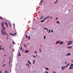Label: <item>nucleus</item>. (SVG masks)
Instances as JSON below:
<instances>
[{"mask_svg": "<svg viewBox=\"0 0 73 73\" xmlns=\"http://www.w3.org/2000/svg\"><path fill=\"white\" fill-rule=\"evenodd\" d=\"M35 60H34L33 62V64H34L35 63Z\"/></svg>", "mask_w": 73, "mask_h": 73, "instance_id": "obj_20", "label": "nucleus"}, {"mask_svg": "<svg viewBox=\"0 0 73 73\" xmlns=\"http://www.w3.org/2000/svg\"><path fill=\"white\" fill-rule=\"evenodd\" d=\"M44 30H47L48 29H46V28H44Z\"/></svg>", "mask_w": 73, "mask_h": 73, "instance_id": "obj_25", "label": "nucleus"}, {"mask_svg": "<svg viewBox=\"0 0 73 73\" xmlns=\"http://www.w3.org/2000/svg\"><path fill=\"white\" fill-rule=\"evenodd\" d=\"M50 17V16H48L46 17L45 18V19H48Z\"/></svg>", "mask_w": 73, "mask_h": 73, "instance_id": "obj_15", "label": "nucleus"}, {"mask_svg": "<svg viewBox=\"0 0 73 73\" xmlns=\"http://www.w3.org/2000/svg\"><path fill=\"white\" fill-rule=\"evenodd\" d=\"M5 57L6 56V55H5Z\"/></svg>", "mask_w": 73, "mask_h": 73, "instance_id": "obj_60", "label": "nucleus"}, {"mask_svg": "<svg viewBox=\"0 0 73 73\" xmlns=\"http://www.w3.org/2000/svg\"><path fill=\"white\" fill-rule=\"evenodd\" d=\"M5 65V64L3 65V66L4 67Z\"/></svg>", "mask_w": 73, "mask_h": 73, "instance_id": "obj_38", "label": "nucleus"}, {"mask_svg": "<svg viewBox=\"0 0 73 73\" xmlns=\"http://www.w3.org/2000/svg\"><path fill=\"white\" fill-rule=\"evenodd\" d=\"M39 51L40 52H41V50L40 48H39Z\"/></svg>", "mask_w": 73, "mask_h": 73, "instance_id": "obj_19", "label": "nucleus"}, {"mask_svg": "<svg viewBox=\"0 0 73 73\" xmlns=\"http://www.w3.org/2000/svg\"><path fill=\"white\" fill-rule=\"evenodd\" d=\"M6 24V27H8V25H7V23L6 22L5 23Z\"/></svg>", "mask_w": 73, "mask_h": 73, "instance_id": "obj_17", "label": "nucleus"}, {"mask_svg": "<svg viewBox=\"0 0 73 73\" xmlns=\"http://www.w3.org/2000/svg\"><path fill=\"white\" fill-rule=\"evenodd\" d=\"M46 38V36H44V39H45Z\"/></svg>", "mask_w": 73, "mask_h": 73, "instance_id": "obj_29", "label": "nucleus"}, {"mask_svg": "<svg viewBox=\"0 0 73 73\" xmlns=\"http://www.w3.org/2000/svg\"><path fill=\"white\" fill-rule=\"evenodd\" d=\"M38 56H39V57H40V56H39V55H38Z\"/></svg>", "mask_w": 73, "mask_h": 73, "instance_id": "obj_62", "label": "nucleus"}, {"mask_svg": "<svg viewBox=\"0 0 73 73\" xmlns=\"http://www.w3.org/2000/svg\"><path fill=\"white\" fill-rule=\"evenodd\" d=\"M34 53H35V54H36V53H37V51H35V52Z\"/></svg>", "mask_w": 73, "mask_h": 73, "instance_id": "obj_30", "label": "nucleus"}, {"mask_svg": "<svg viewBox=\"0 0 73 73\" xmlns=\"http://www.w3.org/2000/svg\"><path fill=\"white\" fill-rule=\"evenodd\" d=\"M68 11H70V10H69Z\"/></svg>", "mask_w": 73, "mask_h": 73, "instance_id": "obj_59", "label": "nucleus"}, {"mask_svg": "<svg viewBox=\"0 0 73 73\" xmlns=\"http://www.w3.org/2000/svg\"><path fill=\"white\" fill-rule=\"evenodd\" d=\"M67 63V62H65V65H66Z\"/></svg>", "mask_w": 73, "mask_h": 73, "instance_id": "obj_39", "label": "nucleus"}, {"mask_svg": "<svg viewBox=\"0 0 73 73\" xmlns=\"http://www.w3.org/2000/svg\"><path fill=\"white\" fill-rule=\"evenodd\" d=\"M2 71H1H1H0V73H2Z\"/></svg>", "mask_w": 73, "mask_h": 73, "instance_id": "obj_45", "label": "nucleus"}, {"mask_svg": "<svg viewBox=\"0 0 73 73\" xmlns=\"http://www.w3.org/2000/svg\"><path fill=\"white\" fill-rule=\"evenodd\" d=\"M1 46V47H2V46Z\"/></svg>", "mask_w": 73, "mask_h": 73, "instance_id": "obj_63", "label": "nucleus"}, {"mask_svg": "<svg viewBox=\"0 0 73 73\" xmlns=\"http://www.w3.org/2000/svg\"><path fill=\"white\" fill-rule=\"evenodd\" d=\"M18 54H19V55H18V56H21V54H20V52H19L18 53Z\"/></svg>", "mask_w": 73, "mask_h": 73, "instance_id": "obj_14", "label": "nucleus"}, {"mask_svg": "<svg viewBox=\"0 0 73 73\" xmlns=\"http://www.w3.org/2000/svg\"><path fill=\"white\" fill-rule=\"evenodd\" d=\"M9 25H10V27H11V24H9Z\"/></svg>", "mask_w": 73, "mask_h": 73, "instance_id": "obj_48", "label": "nucleus"}, {"mask_svg": "<svg viewBox=\"0 0 73 73\" xmlns=\"http://www.w3.org/2000/svg\"><path fill=\"white\" fill-rule=\"evenodd\" d=\"M36 57H37V55H36Z\"/></svg>", "mask_w": 73, "mask_h": 73, "instance_id": "obj_61", "label": "nucleus"}, {"mask_svg": "<svg viewBox=\"0 0 73 73\" xmlns=\"http://www.w3.org/2000/svg\"><path fill=\"white\" fill-rule=\"evenodd\" d=\"M72 48V47L71 46H69L68 47H67V48L69 49H70Z\"/></svg>", "mask_w": 73, "mask_h": 73, "instance_id": "obj_8", "label": "nucleus"}, {"mask_svg": "<svg viewBox=\"0 0 73 73\" xmlns=\"http://www.w3.org/2000/svg\"><path fill=\"white\" fill-rule=\"evenodd\" d=\"M0 49L1 50H2V48H1V47L0 46Z\"/></svg>", "mask_w": 73, "mask_h": 73, "instance_id": "obj_37", "label": "nucleus"}, {"mask_svg": "<svg viewBox=\"0 0 73 73\" xmlns=\"http://www.w3.org/2000/svg\"><path fill=\"white\" fill-rule=\"evenodd\" d=\"M4 48L3 47V50H4V48Z\"/></svg>", "mask_w": 73, "mask_h": 73, "instance_id": "obj_52", "label": "nucleus"}, {"mask_svg": "<svg viewBox=\"0 0 73 73\" xmlns=\"http://www.w3.org/2000/svg\"><path fill=\"white\" fill-rule=\"evenodd\" d=\"M29 40L30 38V36H29Z\"/></svg>", "mask_w": 73, "mask_h": 73, "instance_id": "obj_35", "label": "nucleus"}, {"mask_svg": "<svg viewBox=\"0 0 73 73\" xmlns=\"http://www.w3.org/2000/svg\"><path fill=\"white\" fill-rule=\"evenodd\" d=\"M56 23H57L59 24V22L58 21H57V22H56Z\"/></svg>", "mask_w": 73, "mask_h": 73, "instance_id": "obj_21", "label": "nucleus"}, {"mask_svg": "<svg viewBox=\"0 0 73 73\" xmlns=\"http://www.w3.org/2000/svg\"><path fill=\"white\" fill-rule=\"evenodd\" d=\"M71 55V53H68L67 54L66 56H69Z\"/></svg>", "mask_w": 73, "mask_h": 73, "instance_id": "obj_6", "label": "nucleus"}, {"mask_svg": "<svg viewBox=\"0 0 73 73\" xmlns=\"http://www.w3.org/2000/svg\"><path fill=\"white\" fill-rule=\"evenodd\" d=\"M50 29L49 30V31H48V33H50Z\"/></svg>", "mask_w": 73, "mask_h": 73, "instance_id": "obj_26", "label": "nucleus"}, {"mask_svg": "<svg viewBox=\"0 0 73 73\" xmlns=\"http://www.w3.org/2000/svg\"><path fill=\"white\" fill-rule=\"evenodd\" d=\"M53 17H51L50 18V19H51V18H52Z\"/></svg>", "mask_w": 73, "mask_h": 73, "instance_id": "obj_49", "label": "nucleus"}, {"mask_svg": "<svg viewBox=\"0 0 73 73\" xmlns=\"http://www.w3.org/2000/svg\"><path fill=\"white\" fill-rule=\"evenodd\" d=\"M33 56L34 57H35V58H36V57L35 56H34V55H33Z\"/></svg>", "mask_w": 73, "mask_h": 73, "instance_id": "obj_32", "label": "nucleus"}, {"mask_svg": "<svg viewBox=\"0 0 73 73\" xmlns=\"http://www.w3.org/2000/svg\"><path fill=\"white\" fill-rule=\"evenodd\" d=\"M17 34V32L15 33V34H11V33H9V34L11 35L12 36H14L15 35H16Z\"/></svg>", "mask_w": 73, "mask_h": 73, "instance_id": "obj_4", "label": "nucleus"}, {"mask_svg": "<svg viewBox=\"0 0 73 73\" xmlns=\"http://www.w3.org/2000/svg\"><path fill=\"white\" fill-rule=\"evenodd\" d=\"M62 69V70H64V69H65L66 68V66H62L61 67Z\"/></svg>", "mask_w": 73, "mask_h": 73, "instance_id": "obj_3", "label": "nucleus"}, {"mask_svg": "<svg viewBox=\"0 0 73 73\" xmlns=\"http://www.w3.org/2000/svg\"><path fill=\"white\" fill-rule=\"evenodd\" d=\"M3 19V18L2 17H1L0 18V19Z\"/></svg>", "mask_w": 73, "mask_h": 73, "instance_id": "obj_41", "label": "nucleus"}, {"mask_svg": "<svg viewBox=\"0 0 73 73\" xmlns=\"http://www.w3.org/2000/svg\"><path fill=\"white\" fill-rule=\"evenodd\" d=\"M5 34H6V35L7 34V33H5Z\"/></svg>", "mask_w": 73, "mask_h": 73, "instance_id": "obj_54", "label": "nucleus"}, {"mask_svg": "<svg viewBox=\"0 0 73 73\" xmlns=\"http://www.w3.org/2000/svg\"><path fill=\"white\" fill-rule=\"evenodd\" d=\"M7 70H5V73H7Z\"/></svg>", "mask_w": 73, "mask_h": 73, "instance_id": "obj_43", "label": "nucleus"}, {"mask_svg": "<svg viewBox=\"0 0 73 73\" xmlns=\"http://www.w3.org/2000/svg\"><path fill=\"white\" fill-rule=\"evenodd\" d=\"M7 73H8V72H7Z\"/></svg>", "mask_w": 73, "mask_h": 73, "instance_id": "obj_64", "label": "nucleus"}, {"mask_svg": "<svg viewBox=\"0 0 73 73\" xmlns=\"http://www.w3.org/2000/svg\"><path fill=\"white\" fill-rule=\"evenodd\" d=\"M26 36L27 38H28V36L27 35H26Z\"/></svg>", "mask_w": 73, "mask_h": 73, "instance_id": "obj_22", "label": "nucleus"}, {"mask_svg": "<svg viewBox=\"0 0 73 73\" xmlns=\"http://www.w3.org/2000/svg\"><path fill=\"white\" fill-rule=\"evenodd\" d=\"M46 30H47L46 32H48V29H47Z\"/></svg>", "mask_w": 73, "mask_h": 73, "instance_id": "obj_47", "label": "nucleus"}, {"mask_svg": "<svg viewBox=\"0 0 73 73\" xmlns=\"http://www.w3.org/2000/svg\"><path fill=\"white\" fill-rule=\"evenodd\" d=\"M24 46H25V47H27V45H25Z\"/></svg>", "mask_w": 73, "mask_h": 73, "instance_id": "obj_42", "label": "nucleus"}, {"mask_svg": "<svg viewBox=\"0 0 73 73\" xmlns=\"http://www.w3.org/2000/svg\"><path fill=\"white\" fill-rule=\"evenodd\" d=\"M10 62H11V58H10V62H9V64H10Z\"/></svg>", "mask_w": 73, "mask_h": 73, "instance_id": "obj_40", "label": "nucleus"}, {"mask_svg": "<svg viewBox=\"0 0 73 73\" xmlns=\"http://www.w3.org/2000/svg\"><path fill=\"white\" fill-rule=\"evenodd\" d=\"M6 35H7V36H8V35L7 34H6Z\"/></svg>", "mask_w": 73, "mask_h": 73, "instance_id": "obj_57", "label": "nucleus"}, {"mask_svg": "<svg viewBox=\"0 0 73 73\" xmlns=\"http://www.w3.org/2000/svg\"><path fill=\"white\" fill-rule=\"evenodd\" d=\"M60 42V41H57L55 43V44H58L59 43V42Z\"/></svg>", "mask_w": 73, "mask_h": 73, "instance_id": "obj_9", "label": "nucleus"}, {"mask_svg": "<svg viewBox=\"0 0 73 73\" xmlns=\"http://www.w3.org/2000/svg\"><path fill=\"white\" fill-rule=\"evenodd\" d=\"M2 32L1 31V33H2V34H3V35H4L5 34V33H4V32H3V30L2 29Z\"/></svg>", "mask_w": 73, "mask_h": 73, "instance_id": "obj_5", "label": "nucleus"}, {"mask_svg": "<svg viewBox=\"0 0 73 73\" xmlns=\"http://www.w3.org/2000/svg\"><path fill=\"white\" fill-rule=\"evenodd\" d=\"M28 63H29L30 64H31V63L29 61H28Z\"/></svg>", "mask_w": 73, "mask_h": 73, "instance_id": "obj_16", "label": "nucleus"}, {"mask_svg": "<svg viewBox=\"0 0 73 73\" xmlns=\"http://www.w3.org/2000/svg\"><path fill=\"white\" fill-rule=\"evenodd\" d=\"M43 20H44V19H45V18H44L43 19Z\"/></svg>", "mask_w": 73, "mask_h": 73, "instance_id": "obj_53", "label": "nucleus"}, {"mask_svg": "<svg viewBox=\"0 0 73 73\" xmlns=\"http://www.w3.org/2000/svg\"><path fill=\"white\" fill-rule=\"evenodd\" d=\"M45 73H48V71H46L45 72Z\"/></svg>", "mask_w": 73, "mask_h": 73, "instance_id": "obj_31", "label": "nucleus"}, {"mask_svg": "<svg viewBox=\"0 0 73 73\" xmlns=\"http://www.w3.org/2000/svg\"><path fill=\"white\" fill-rule=\"evenodd\" d=\"M6 35H7V36H8V35L7 34H6Z\"/></svg>", "mask_w": 73, "mask_h": 73, "instance_id": "obj_58", "label": "nucleus"}, {"mask_svg": "<svg viewBox=\"0 0 73 73\" xmlns=\"http://www.w3.org/2000/svg\"><path fill=\"white\" fill-rule=\"evenodd\" d=\"M71 62H73V60Z\"/></svg>", "mask_w": 73, "mask_h": 73, "instance_id": "obj_55", "label": "nucleus"}, {"mask_svg": "<svg viewBox=\"0 0 73 73\" xmlns=\"http://www.w3.org/2000/svg\"><path fill=\"white\" fill-rule=\"evenodd\" d=\"M27 64H26V66L27 65Z\"/></svg>", "mask_w": 73, "mask_h": 73, "instance_id": "obj_56", "label": "nucleus"}, {"mask_svg": "<svg viewBox=\"0 0 73 73\" xmlns=\"http://www.w3.org/2000/svg\"><path fill=\"white\" fill-rule=\"evenodd\" d=\"M27 65L28 66L29 68V64H27Z\"/></svg>", "mask_w": 73, "mask_h": 73, "instance_id": "obj_28", "label": "nucleus"}, {"mask_svg": "<svg viewBox=\"0 0 73 73\" xmlns=\"http://www.w3.org/2000/svg\"><path fill=\"white\" fill-rule=\"evenodd\" d=\"M53 73H56V72L54 71V72H53Z\"/></svg>", "mask_w": 73, "mask_h": 73, "instance_id": "obj_46", "label": "nucleus"}, {"mask_svg": "<svg viewBox=\"0 0 73 73\" xmlns=\"http://www.w3.org/2000/svg\"><path fill=\"white\" fill-rule=\"evenodd\" d=\"M45 69H46L47 70H48L49 69L48 68H45Z\"/></svg>", "mask_w": 73, "mask_h": 73, "instance_id": "obj_18", "label": "nucleus"}, {"mask_svg": "<svg viewBox=\"0 0 73 73\" xmlns=\"http://www.w3.org/2000/svg\"><path fill=\"white\" fill-rule=\"evenodd\" d=\"M63 43H64L63 41H62L60 43V44H63Z\"/></svg>", "mask_w": 73, "mask_h": 73, "instance_id": "obj_11", "label": "nucleus"}, {"mask_svg": "<svg viewBox=\"0 0 73 73\" xmlns=\"http://www.w3.org/2000/svg\"><path fill=\"white\" fill-rule=\"evenodd\" d=\"M45 21V20H42L41 21H40V22L41 23H43Z\"/></svg>", "mask_w": 73, "mask_h": 73, "instance_id": "obj_13", "label": "nucleus"}, {"mask_svg": "<svg viewBox=\"0 0 73 73\" xmlns=\"http://www.w3.org/2000/svg\"><path fill=\"white\" fill-rule=\"evenodd\" d=\"M58 1V0H57L54 3H56Z\"/></svg>", "mask_w": 73, "mask_h": 73, "instance_id": "obj_33", "label": "nucleus"}, {"mask_svg": "<svg viewBox=\"0 0 73 73\" xmlns=\"http://www.w3.org/2000/svg\"><path fill=\"white\" fill-rule=\"evenodd\" d=\"M29 52V51L28 50H26L25 52V53H27Z\"/></svg>", "mask_w": 73, "mask_h": 73, "instance_id": "obj_10", "label": "nucleus"}, {"mask_svg": "<svg viewBox=\"0 0 73 73\" xmlns=\"http://www.w3.org/2000/svg\"><path fill=\"white\" fill-rule=\"evenodd\" d=\"M51 33H52L53 32V30H51Z\"/></svg>", "mask_w": 73, "mask_h": 73, "instance_id": "obj_34", "label": "nucleus"}, {"mask_svg": "<svg viewBox=\"0 0 73 73\" xmlns=\"http://www.w3.org/2000/svg\"><path fill=\"white\" fill-rule=\"evenodd\" d=\"M73 69V67L70 66V67L69 68V69L70 70L71 69Z\"/></svg>", "mask_w": 73, "mask_h": 73, "instance_id": "obj_7", "label": "nucleus"}, {"mask_svg": "<svg viewBox=\"0 0 73 73\" xmlns=\"http://www.w3.org/2000/svg\"><path fill=\"white\" fill-rule=\"evenodd\" d=\"M43 17H43V16L41 17H40V19H42Z\"/></svg>", "mask_w": 73, "mask_h": 73, "instance_id": "obj_24", "label": "nucleus"}, {"mask_svg": "<svg viewBox=\"0 0 73 73\" xmlns=\"http://www.w3.org/2000/svg\"><path fill=\"white\" fill-rule=\"evenodd\" d=\"M4 23H5V22H3L2 23H1V25L3 28V30H4V31H5V28L4 27V26L3 25Z\"/></svg>", "mask_w": 73, "mask_h": 73, "instance_id": "obj_2", "label": "nucleus"}, {"mask_svg": "<svg viewBox=\"0 0 73 73\" xmlns=\"http://www.w3.org/2000/svg\"><path fill=\"white\" fill-rule=\"evenodd\" d=\"M72 43H73V41H68V45L69 46Z\"/></svg>", "mask_w": 73, "mask_h": 73, "instance_id": "obj_1", "label": "nucleus"}, {"mask_svg": "<svg viewBox=\"0 0 73 73\" xmlns=\"http://www.w3.org/2000/svg\"><path fill=\"white\" fill-rule=\"evenodd\" d=\"M7 40H8V37H7Z\"/></svg>", "mask_w": 73, "mask_h": 73, "instance_id": "obj_51", "label": "nucleus"}, {"mask_svg": "<svg viewBox=\"0 0 73 73\" xmlns=\"http://www.w3.org/2000/svg\"><path fill=\"white\" fill-rule=\"evenodd\" d=\"M70 66H71L72 67V66H73V64H71V65H70Z\"/></svg>", "mask_w": 73, "mask_h": 73, "instance_id": "obj_23", "label": "nucleus"}, {"mask_svg": "<svg viewBox=\"0 0 73 73\" xmlns=\"http://www.w3.org/2000/svg\"><path fill=\"white\" fill-rule=\"evenodd\" d=\"M70 65V63H68L67 65L66 66V68H67L68 66Z\"/></svg>", "mask_w": 73, "mask_h": 73, "instance_id": "obj_12", "label": "nucleus"}, {"mask_svg": "<svg viewBox=\"0 0 73 73\" xmlns=\"http://www.w3.org/2000/svg\"><path fill=\"white\" fill-rule=\"evenodd\" d=\"M43 2V1H40V3H42Z\"/></svg>", "mask_w": 73, "mask_h": 73, "instance_id": "obj_44", "label": "nucleus"}, {"mask_svg": "<svg viewBox=\"0 0 73 73\" xmlns=\"http://www.w3.org/2000/svg\"><path fill=\"white\" fill-rule=\"evenodd\" d=\"M23 49V47H21V48L20 49V50H21Z\"/></svg>", "mask_w": 73, "mask_h": 73, "instance_id": "obj_27", "label": "nucleus"}, {"mask_svg": "<svg viewBox=\"0 0 73 73\" xmlns=\"http://www.w3.org/2000/svg\"><path fill=\"white\" fill-rule=\"evenodd\" d=\"M58 19V18H56V19L57 20Z\"/></svg>", "mask_w": 73, "mask_h": 73, "instance_id": "obj_50", "label": "nucleus"}, {"mask_svg": "<svg viewBox=\"0 0 73 73\" xmlns=\"http://www.w3.org/2000/svg\"><path fill=\"white\" fill-rule=\"evenodd\" d=\"M13 44H15V42H14V41H13Z\"/></svg>", "mask_w": 73, "mask_h": 73, "instance_id": "obj_36", "label": "nucleus"}]
</instances>
